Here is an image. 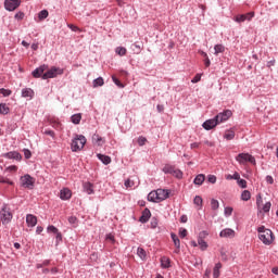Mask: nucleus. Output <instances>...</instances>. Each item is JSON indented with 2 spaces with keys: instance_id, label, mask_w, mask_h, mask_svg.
I'll use <instances>...</instances> for the list:
<instances>
[{
  "instance_id": "7c9ffc66",
  "label": "nucleus",
  "mask_w": 278,
  "mask_h": 278,
  "mask_svg": "<svg viewBox=\"0 0 278 278\" xmlns=\"http://www.w3.org/2000/svg\"><path fill=\"white\" fill-rule=\"evenodd\" d=\"M250 199H251V191L244 190V191L241 193V200H242V201H249Z\"/></svg>"
},
{
  "instance_id": "f03ea898",
  "label": "nucleus",
  "mask_w": 278,
  "mask_h": 278,
  "mask_svg": "<svg viewBox=\"0 0 278 278\" xmlns=\"http://www.w3.org/2000/svg\"><path fill=\"white\" fill-rule=\"evenodd\" d=\"M257 231H258V239L261 240V242H263V244L270 247V244L275 242V235H273V230L264 226H261L257 228Z\"/></svg>"
},
{
  "instance_id": "338daca9",
  "label": "nucleus",
  "mask_w": 278,
  "mask_h": 278,
  "mask_svg": "<svg viewBox=\"0 0 278 278\" xmlns=\"http://www.w3.org/2000/svg\"><path fill=\"white\" fill-rule=\"evenodd\" d=\"M210 275H212V269H206L204 273V278H210Z\"/></svg>"
},
{
  "instance_id": "c9c22d12",
  "label": "nucleus",
  "mask_w": 278,
  "mask_h": 278,
  "mask_svg": "<svg viewBox=\"0 0 278 278\" xmlns=\"http://www.w3.org/2000/svg\"><path fill=\"white\" fill-rule=\"evenodd\" d=\"M115 52L117 53V55H126L127 54V49L123 48V47H117Z\"/></svg>"
},
{
  "instance_id": "0eeeda50",
  "label": "nucleus",
  "mask_w": 278,
  "mask_h": 278,
  "mask_svg": "<svg viewBox=\"0 0 278 278\" xmlns=\"http://www.w3.org/2000/svg\"><path fill=\"white\" fill-rule=\"evenodd\" d=\"M236 160L242 165L247 164L248 162H250V164H256L255 157L249 153H240L236 156Z\"/></svg>"
},
{
  "instance_id": "13d9d810",
  "label": "nucleus",
  "mask_w": 278,
  "mask_h": 278,
  "mask_svg": "<svg viewBox=\"0 0 278 278\" xmlns=\"http://www.w3.org/2000/svg\"><path fill=\"white\" fill-rule=\"evenodd\" d=\"M67 27H68L70 29H72V31H79V27H77V26H75V25H73V24H68Z\"/></svg>"
},
{
  "instance_id": "9d476101",
  "label": "nucleus",
  "mask_w": 278,
  "mask_h": 278,
  "mask_svg": "<svg viewBox=\"0 0 278 278\" xmlns=\"http://www.w3.org/2000/svg\"><path fill=\"white\" fill-rule=\"evenodd\" d=\"M255 16V12H249L247 14H239L235 17L236 23H244V21H251Z\"/></svg>"
},
{
  "instance_id": "49530a36",
  "label": "nucleus",
  "mask_w": 278,
  "mask_h": 278,
  "mask_svg": "<svg viewBox=\"0 0 278 278\" xmlns=\"http://www.w3.org/2000/svg\"><path fill=\"white\" fill-rule=\"evenodd\" d=\"M238 186H240V188H247V180L239 178V180H237Z\"/></svg>"
},
{
  "instance_id": "774afa93",
  "label": "nucleus",
  "mask_w": 278,
  "mask_h": 278,
  "mask_svg": "<svg viewBox=\"0 0 278 278\" xmlns=\"http://www.w3.org/2000/svg\"><path fill=\"white\" fill-rule=\"evenodd\" d=\"M41 231H45V228H42L41 226H38L36 228V233L40 235Z\"/></svg>"
},
{
  "instance_id": "20e7f679",
  "label": "nucleus",
  "mask_w": 278,
  "mask_h": 278,
  "mask_svg": "<svg viewBox=\"0 0 278 278\" xmlns=\"http://www.w3.org/2000/svg\"><path fill=\"white\" fill-rule=\"evenodd\" d=\"M86 137L84 135H76L75 138L72 140L71 149L74 153L77 151H81L84 147H86Z\"/></svg>"
},
{
  "instance_id": "c03bdc74",
  "label": "nucleus",
  "mask_w": 278,
  "mask_h": 278,
  "mask_svg": "<svg viewBox=\"0 0 278 278\" xmlns=\"http://www.w3.org/2000/svg\"><path fill=\"white\" fill-rule=\"evenodd\" d=\"M47 231L48 233H58L60 230L55 226H48Z\"/></svg>"
},
{
  "instance_id": "6e6d98bb",
  "label": "nucleus",
  "mask_w": 278,
  "mask_h": 278,
  "mask_svg": "<svg viewBox=\"0 0 278 278\" xmlns=\"http://www.w3.org/2000/svg\"><path fill=\"white\" fill-rule=\"evenodd\" d=\"M263 203H264V201L262 200V195H258V197L256 198L257 207H262Z\"/></svg>"
},
{
  "instance_id": "5701e85b",
  "label": "nucleus",
  "mask_w": 278,
  "mask_h": 278,
  "mask_svg": "<svg viewBox=\"0 0 278 278\" xmlns=\"http://www.w3.org/2000/svg\"><path fill=\"white\" fill-rule=\"evenodd\" d=\"M84 190H85V192H87V194H93V192H94L93 186L90 182L84 184Z\"/></svg>"
},
{
  "instance_id": "393cba45",
  "label": "nucleus",
  "mask_w": 278,
  "mask_h": 278,
  "mask_svg": "<svg viewBox=\"0 0 278 278\" xmlns=\"http://www.w3.org/2000/svg\"><path fill=\"white\" fill-rule=\"evenodd\" d=\"M98 160H101L105 165L111 164L112 159L104 154H98Z\"/></svg>"
},
{
  "instance_id": "de8ad7c7",
  "label": "nucleus",
  "mask_w": 278,
  "mask_h": 278,
  "mask_svg": "<svg viewBox=\"0 0 278 278\" xmlns=\"http://www.w3.org/2000/svg\"><path fill=\"white\" fill-rule=\"evenodd\" d=\"M179 236L180 238H186V236H188V230L186 228H180Z\"/></svg>"
},
{
  "instance_id": "37998d69",
  "label": "nucleus",
  "mask_w": 278,
  "mask_h": 278,
  "mask_svg": "<svg viewBox=\"0 0 278 278\" xmlns=\"http://www.w3.org/2000/svg\"><path fill=\"white\" fill-rule=\"evenodd\" d=\"M112 80L114 81L115 86H118V88H125L123 83H121V80H118V78H116L115 76H112Z\"/></svg>"
},
{
  "instance_id": "5fc2aeb1",
  "label": "nucleus",
  "mask_w": 278,
  "mask_h": 278,
  "mask_svg": "<svg viewBox=\"0 0 278 278\" xmlns=\"http://www.w3.org/2000/svg\"><path fill=\"white\" fill-rule=\"evenodd\" d=\"M10 173H16L18 170V167L16 165H11L7 168Z\"/></svg>"
},
{
  "instance_id": "3c124183",
  "label": "nucleus",
  "mask_w": 278,
  "mask_h": 278,
  "mask_svg": "<svg viewBox=\"0 0 278 278\" xmlns=\"http://www.w3.org/2000/svg\"><path fill=\"white\" fill-rule=\"evenodd\" d=\"M270 202H266L265 205L262 207L263 212H270Z\"/></svg>"
},
{
  "instance_id": "e433bc0d",
  "label": "nucleus",
  "mask_w": 278,
  "mask_h": 278,
  "mask_svg": "<svg viewBox=\"0 0 278 278\" xmlns=\"http://www.w3.org/2000/svg\"><path fill=\"white\" fill-rule=\"evenodd\" d=\"M224 214H225L226 217L231 216V214H233V207H231V206H226V207L224 208Z\"/></svg>"
},
{
  "instance_id": "a211bd4d",
  "label": "nucleus",
  "mask_w": 278,
  "mask_h": 278,
  "mask_svg": "<svg viewBox=\"0 0 278 278\" xmlns=\"http://www.w3.org/2000/svg\"><path fill=\"white\" fill-rule=\"evenodd\" d=\"M22 97L25 99H34V91L31 88H24L22 90Z\"/></svg>"
},
{
  "instance_id": "39448f33",
  "label": "nucleus",
  "mask_w": 278,
  "mask_h": 278,
  "mask_svg": "<svg viewBox=\"0 0 278 278\" xmlns=\"http://www.w3.org/2000/svg\"><path fill=\"white\" fill-rule=\"evenodd\" d=\"M20 184L22 188H27L28 190H34V184H36V178L26 174L20 178Z\"/></svg>"
},
{
  "instance_id": "bb28decb",
  "label": "nucleus",
  "mask_w": 278,
  "mask_h": 278,
  "mask_svg": "<svg viewBox=\"0 0 278 278\" xmlns=\"http://www.w3.org/2000/svg\"><path fill=\"white\" fill-rule=\"evenodd\" d=\"M72 123H74V125H79V123H81V114H74L71 117Z\"/></svg>"
},
{
  "instance_id": "1a4fd4ad",
  "label": "nucleus",
  "mask_w": 278,
  "mask_h": 278,
  "mask_svg": "<svg viewBox=\"0 0 278 278\" xmlns=\"http://www.w3.org/2000/svg\"><path fill=\"white\" fill-rule=\"evenodd\" d=\"M21 5V0H5L4 8L8 12H14Z\"/></svg>"
},
{
  "instance_id": "58836bf2",
  "label": "nucleus",
  "mask_w": 278,
  "mask_h": 278,
  "mask_svg": "<svg viewBox=\"0 0 278 278\" xmlns=\"http://www.w3.org/2000/svg\"><path fill=\"white\" fill-rule=\"evenodd\" d=\"M211 207H212V210H218V207H220V204L218 203V200L212 199L211 200Z\"/></svg>"
},
{
  "instance_id": "f3484780",
  "label": "nucleus",
  "mask_w": 278,
  "mask_h": 278,
  "mask_svg": "<svg viewBox=\"0 0 278 278\" xmlns=\"http://www.w3.org/2000/svg\"><path fill=\"white\" fill-rule=\"evenodd\" d=\"M92 142L98 144V147H103V144H105V140L97 134L92 136Z\"/></svg>"
},
{
  "instance_id": "ea45409f",
  "label": "nucleus",
  "mask_w": 278,
  "mask_h": 278,
  "mask_svg": "<svg viewBox=\"0 0 278 278\" xmlns=\"http://www.w3.org/2000/svg\"><path fill=\"white\" fill-rule=\"evenodd\" d=\"M194 205H203V198H201L200 195H197L193 200Z\"/></svg>"
},
{
  "instance_id": "7ed1b4c3",
  "label": "nucleus",
  "mask_w": 278,
  "mask_h": 278,
  "mask_svg": "<svg viewBox=\"0 0 278 278\" xmlns=\"http://www.w3.org/2000/svg\"><path fill=\"white\" fill-rule=\"evenodd\" d=\"M169 194L168 190L157 189L148 194V201H151L152 203H162V201L168 199Z\"/></svg>"
},
{
  "instance_id": "8fccbe9b",
  "label": "nucleus",
  "mask_w": 278,
  "mask_h": 278,
  "mask_svg": "<svg viewBox=\"0 0 278 278\" xmlns=\"http://www.w3.org/2000/svg\"><path fill=\"white\" fill-rule=\"evenodd\" d=\"M208 184H215L216 182V176L215 175H208L207 176Z\"/></svg>"
},
{
  "instance_id": "f8f14e48",
  "label": "nucleus",
  "mask_w": 278,
  "mask_h": 278,
  "mask_svg": "<svg viewBox=\"0 0 278 278\" xmlns=\"http://www.w3.org/2000/svg\"><path fill=\"white\" fill-rule=\"evenodd\" d=\"M170 237L174 242V247L176 248L174 253H179V251L181 249V241L179 240V237H177V235H175V232H172Z\"/></svg>"
},
{
  "instance_id": "4c0bfd02",
  "label": "nucleus",
  "mask_w": 278,
  "mask_h": 278,
  "mask_svg": "<svg viewBox=\"0 0 278 278\" xmlns=\"http://www.w3.org/2000/svg\"><path fill=\"white\" fill-rule=\"evenodd\" d=\"M173 177H176L177 179H181L184 177V173L180 169L175 168L174 174H172Z\"/></svg>"
},
{
  "instance_id": "680f3d73",
  "label": "nucleus",
  "mask_w": 278,
  "mask_h": 278,
  "mask_svg": "<svg viewBox=\"0 0 278 278\" xmlns=\"http://www.w3.org/2000/svg\"><path fill=\"white\" fill-rule=\"evenodd\" d=\"M106 240H108L109 242H112V244H114V236H113L112 233H110V235L106 236Z\"/></svg>"
},
{
  "instance_id": "2eb2a0df",
  "label": "nucleus",
  "mask_w": 278,
  "mask_h": 278,
  "mask_svg": "<svg viewBox=\"0 0 278 278\" xmlns=\"http://www.w3.org/2000/svg\"><path fill=\"white\" fill-rule=\"evenodd\" d=\"M71 197H73V192H71V190L68 188H64L61 190L60 199H62V201H68V199H71Z\"/></svg>"
},
{
  "instance_id": "052dcab7",
  "label": "nucleus",
  "mask_w": 278,
  "mask_h": 278,
  "mask_svg": "<svg viewBox=\"0 0 278 278\" xmlns=\"http://www.w3.org/2000/svg\"><path fill=\"white\" fill-rule=\"evenodd\" d=\"M204 64H205L206 68H210V65L212 64V62L210 61V56L205 58Z\"/></svg>"
},
{
  "instance_id": "9b49d317",
  "label": "nucleus",
  "mask_w": 278,
  "mask_h": 278,
  "mask_svg": "<svg viewBox=\"0 0 278 278\" xmlns=\"http://www.w3.org/2000/svg\"><path fill=\"white\" fill-rule=\"evenodd\" d=\"M216 125H218V121L215 117L213 119L205 121L203 123L202 127H204V129H206V131H210V129H214V127H216Z\"/></svg>"
},
{
  "instance_id": "f257e3e1",
  "label": "nucleus",
  "mask_w": 278,
  "mask_h": 278,
  "mask_svg": "<svg viewBox=\"0 0 278 278\" xmlns=\"http://www.w3.org/2000/svg\"><path fill=\"white\" fill-rule=\"evenodd\" d=\"M63 71L58 67H52L49 70V66L41 65L33 72V77H42V79H53L58 75H62Z\"/></svg>"
},
{
  "instance_id": "bf43d9fd",
  "label": "nucleus",
  "mask_w": 278,
  "mask_h": 278,
  "mask_svg": "<svg viewBox=\"0 0 278 278\" xmlns=\"http://www.w3.org/2000/svg\"><path fill=\"white\" fill-rule=\"evenodd\" d=\"M46 136H51V138H55V132L53 130H46Z\"/></svg>"
},
{
  "instance_id": "412c9836",
  "label": "nucleus",
  "mask_w": 278,
  "mask_h": 278,
  "mask_svg": "<svg viewBox=\"0 0 278 278\" xmlns=\"http://www.w3.org/2000/svg\"><path fill=\"white\" fill-rule=\"evenodd\" d=\"M203 181H205V175L199 174V175L194 178L193 184H195V186H203Z\"/></svg>"
},
{
  "instance_id": "6ab92c4d",
  "label": "nucleus",
  "mask_w": 278,
  "mask_h": 278,
  "mask_svg": "<svg viewBox=\"0 0 278 278\" xmlns=\"http://www.w3.org/2000/svg\"><path fill=\"white\" fill-rule=\"evenodd\" d=\"M223 268V264L216 263L214 268H213V278H218L220 277V269Z\"/></svg>"
},
{
  "instance_id": "603ef678",
  "label": "nucleus",
  "mask_w": 278,
  "mask_h": 278,
  "mask_svg": "<svg viewBox=\"0 0 278 278\" xmlns=\"http://www.w3.org/2000/svg\"><path fill=\"white\" fill-rule=\"evenodd\" d=\"M15 18H17V21H23L25 18V13L23 12L16 13Z\"/></svg>"
},
{
  "instance_id": "a19ab883",
  "label": "nucleus",
  "mask_w": 278,
  "mask_h": 278,
  "mask_svg": "<svg viewBox=\"0 0 278 278\" xmlns=\"http://www.w3.org/2000/svg\"><path fill=\"white\" fill-rule=\"evenodd\" d=\"M77 223H79V220L77 219V217H75V216L68 217V224H70V225H75V226L77 227Z\"/></svg>"
},
{
  "instance_id": "4be33fe9",
  "label": "nucleus",
  "mask_w": 278,
  "mask_h": 278,
  "mask_svg": "<svg viewBox=\"0 0 278 278\" xmlns=\"http://www.w3.org/2000/svg\"><path fill=\"white\" fill-rule=\"evenodd\" d=\"M161 266L162 268H170V258L166 256L161 257Z\"/></svg>"
},
{
  "instance_id": "a18cd8bd",
  "label": "nucleus",
  "mask_w": 278,
  "mask_h": 278,
  "mask_svg": "<svg viewBox=\"0 0 278 278\" xmlns=\"http://www.w3.org/2000/svg\"><path fill=\"white\" fill-rule=\"evenodd\" d=\"M0 94H3L4 97H10V94H12V90L10 89H0Z\"/></svg>"
},
{
  "instance_id": "c85d7f7f",
  "label": "nucleus",
  "mask_w": 278,
  "mask_h": 278,
  "mask_svg": "<svg viewBox=\"0 0 278 278\" xmlns=\"http://www.w3.org/2000/svg\"><path fill=\"white\" fill-rule=\"evenodd\" d=\"M137 255H139L140 260H147V251L142 248H138Z\"/></svg>"
},
{
  "instance_id": "f704fd0d",
  "label": "nucleus",
  "mask_w": 278,
  "mask_h": 278,
  "mask_svg": "<svg viewBox=\"0 0 278 278\" xmlns=\"http://www.w3.org/2000/svg\"><path fill=\"white\" fill-rule=\"evenodd\" d=\"M0 184H8L9 186H14V182L10 178L0 176Z\"/></svg>"
},
{
  "instance_id": "cd10ccee",
  "label": "nucleus",
  "mask_w": 278,
  "mask_h": 278,
  "mask_svg": "<svg viewBox=\"0 0 278 278\" xmlns=\"http://www.w3.org/2000/svg\"><path fill=\"white\" fill-rule=\"evenodd\" d=\"M0 114H10V106L5 103H0Z\"/></svg>"
},
{
  "instance_id": "c756f323",
  "label": "nucleus",
  "mask_w": 278,
  "mask_h": 278,
  "mask_svg": "<svg viewBox=\"0 0 278 278\" xmlns=\"http://www.w3.org/2000/svg\"><path fill=\"white\" fill-rule=\"evenodd\" d=\"M215 55H218V53H225V46L223 45H216L214 47Z\"/></svg>"
},
{
  "instance_id": "a878e982",
  "label": "nucleus",
  "mask_w": 278,
  "mask_h": 278,
  "mask_svg": "<svg viewBox=\"0 0 278 278\" xmlns=\"http://www.w3.org/2000/svg\"><path fill=\"white\" fill-rule=\"evenodd\" d=\"M224 138L226 140H233V138H236V132L232 129L227 130L224 135Z\"/></svg>"
},
{
  "instance_id": "864d4df0",
  "label": "nucleus",
  "mask_w": 278,
  "mask_h": 278,
  "mask_svg": "<svg viewBox=\"0 0 278 278\" xmlns=\"http://www.w3.org/2000/svg\"><path fill=\"white\" fill-rule=\"evenodd\" d=\"M191 81L192 84H199L201 81V74H197Z\"/></svg>"
},
{
  "instance_id": "423d86ee",
  "label": "nucleus",
  "mask_w": 278,
  "mask_h": 278,
  "mask_svg": "<svg viewBox=\"0 0 278 278\" xmlns=\"http://www.w3.org/2000/svg\"><path fill=\"white\" fill-rule=\"evenodd\" d=\"M0 218L2 220V225H10V223H12L13 215L10 207L5 205L2 207L0 211Z\"/></svg>"
},
{
  "instance_id": "79ce46f5",
  "label": "nucleus",
  "mask_w": 278,
  "mask_h": 278,
  "mask_svg": "<svg viewBox=\"0 0 278 278\" xmlns=\"http://www.w3.org/2000/svg\"><path fill=\"white\" fill-rule=\"evenodd\" d=\"M134 180H131V178H128L127 180H125L124 186L125 188H134Z\"/></svg>"
},
{
  "instance_id": "ddd939ff",
  "label": "nucleus",
  "mask_w": 278,
  "mask_h": 278,
  "mask_svg": "<svg viewBox=\"0 0 278 278\" xmlns=\"http://www.w3.org/2000/svg\"><path fill=\"white\" fill-rule=\"evenodd\" d=\"M220 238H235L236 237V230L231 228H226L220 231L219 233Z\"/></svg>"
},
{
  "instance_id": "69168bd1",
  "label": "nucleus",
  "mask_w": 278,
  "mask_h": 278,
  "mask_svg": "<svg viewBox=\"0 0 278 278\" xmlns=\"http://www.w3.org/2000/svg\"><path fill=\"white\" fill-rule=\"evenodd\" d=\"M231 179H235L236 181H239L241 178H240V174L238 173H235L232 176H231Z\"/></svg>"
},
{
  "instance_id": "0e129e2a",
  "label": "nucleus",
  "mask_w": 278,
  "mask_h": 278,
  "mask_svg": "<svg viewBox=\"0 0 278 278\" xmlns=\"http://www.w3.org/2000/svg\"><path fill=\"white\" fill-rule=\"evenodd\" d=\"M266 181L267 184H270V185L275 184V179H273V176H266Z\"/></svg>"
},
{
  "instance_id": "b1692460",
  "label": "nucleus",
  "mask_w": 278,
  "mask_h": 278,
  "mask_svg": "<svg viewBox=\"0 0 278 278\" xmlns=\"http://www.w3.org/2000/svg\"><path fill=\"white\" fill-rule=\"evenodd\" d=\"M163 173H165L166 175H173L175 173V166H173V165H165L163 167Z\"/></svg>"
},
{
  "instance_id": "09e8293b",
  "label": "nucleus",
  "mask_w": 278,
  "mask_h": 278,
  "mask_svg": "<svg viewBox=\"0 0 278 278\" xmlns=\"http://www.w3.org/2000/svg\"><path fill=\"white\" fill-rule=\"evenodd\" d=\"M146 143H147V138H144V137H139L138 138L139 147H144Z\"/></svg>"
},
{
  "instance_id": "4468645a",
  "label": "nucleus",
  "mask_w": 278,
  "mask_h": 278,
  "mask_svg": "<svg viewBox=\"0 0 278 278\" xmlns=\"http://www.w3.org/2000/svg\"><path fill=\"white\" fill-rule=\"evenodd\" d=\"M26 223L28 227H36L38 225V218L33 214H28L26 215Z\"/></svg>"
},
{
  "instance_id": "72a5a7b5",
  "label": "nucleus",
  "mask_w": 278,
  "mask_h": 278,
  "mask_svg": "<svg viewBox=\"0 0 278 278\" xmlns=\"http://www.w3.org/2000/svg\"><path fill=\"white\" fill-rule=\"evenodd\" d=\"M48 16H49V11L47 10H42L38 14L39 21H45V18H47Z\"/></svg>"
},
{
  "instance_id": "aec40b11",
  "label": "nucleus",
  "mask_w": 278,
  "mask_h": 278,
  "mask_svg": "<svg viewBox=\"0 0 278 278\" xmlns=\"http://www.w3.org/2000/svg\"><path fill=\"white\" fill-rule=\"evenodd\" d=\"M5 157H8L9 160H21V153L13 151V152H9L5 154Z\"/></svg>"
},
{
  "instance_id": "e2e57ef3",
  "label": "nucleus",
  "mask_w": 278,
  "mask_h": 278,
  "mask_svg": "<svg viewBox=\"0 0 278 278\" xmlns=\"http://www.w3.org/2000/svg\"><path fill=\"white\" fill-rule=\"evenodd\" d=\"M203 238H207V231H202V232H200V235H199V238H198V239L203 240Z\"/></svg>"
},
{
  "instance_id": "473e14b6",
  "label": "nucleus",
  "mask_w": 278,
  "mask_h": 278,
  "mask_svg": "<svg viewBox=\"0 0 278 278\" xmlns=\"http://www.w3.org/2000/svg\"><path fill=\"white\" fill-rule=\"evenodd\" d=\"M104 80L103 77H98L93 80V88H99V86H103Z\"/></svg>"
},
{
  "instance_id": "dca6fc26",
  "label": "nucleus",
  "mask_w": 278,
  "mask_h": 278,
  "mask_svg": "<svg viewBox=\"0 0 278 278\" xmlns=\"http://www.w3.org/2000/svg\"><path fill=\"white\" fill-rule=\"evenodd\" d=\"M149 218H151V211L149 208H144L139 220L140 223H148Z\"/></svg>"
},
{
  "instance_id": "4d7b16f0",
  "label": "nucleus",
  "mask_w": 278,
  "mask_h": 278,
  "mask_svg": "<svg viewBox=\"0 0 278 278\" xmlns=\"http://www.w3.org/2000/svg\"><path fill=\"white\" fill-rule=\"evenodd\" d=\"M24 155H25L26 160H29V157H31V151L24 149Z\"/></svg>"
},
{
  "instance_id": "2f4dec72",
  "label": "nucleus",
  "mask_w": 278,
  "mask_h": 278,
  "mask_svg": "<svg viewBox=\"0 0 278 278\" xmlns=\"http://www.w3.org/2000/svg\"><path fill=\"white\" fill-rule=\"evenodd\" d=\"M198 244L201 249V251H206L207 250V242L203 239H198Z\"/></svg>"
},
{
  "instance_id": "6e6552de",
  "label": "nucleus",
  "mask_w": 278,
  "mask_h": 278,
  "mask_svg": "<svg viewBox=\"0 0 278 278\" xmlns=\"http://www.w3.org/2000/svg\"><path fill=\"white\" fill-rule=\"evenodd\" d=\"M232 115H233V113L231 112V110H226V111L217 114L215 116V118L219 125V123H225L226 121H229V118H231Z\"/></svg>"
}]
</instances>
